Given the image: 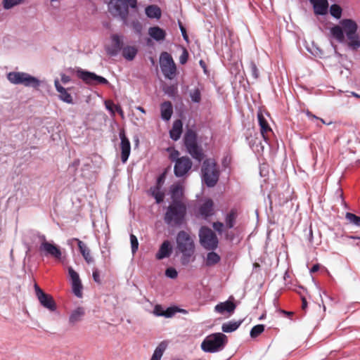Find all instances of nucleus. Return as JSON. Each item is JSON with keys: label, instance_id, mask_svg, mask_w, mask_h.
I'll list each match as a JSON object with an SVG mask.
<instances>
[{"label": "nucleus", "instance_id": "nucleus-6", "mask_svg": "<svg viewBox=\"0 0 360 360\" xmlns=\"http://www.w3.org/2000/svg\"><path fill=\"white\" fill-rule=\"evenodd\" d=\"M228 338L223 333H214L207 335L201 343V349L207 353H216L224 349Z\"/></svg>", "mask_w": 360, "mask_h": 360}, {"label": "nucleus", "instance_id": "nucleus-50", "mask_svg": "<svg viewBox=\"0 0 360 360\" xmlns=\"http://www.w3.org/2000/svg\"><path fill=\"white\" fill-rule=\"evenodd\" d=\"M165 276L171 279H175L178 276V271L174 267H168L165 270Z\"/></svg>", "mask_w": 360, "mask_h": 360}, {"label": "nucleus", "instance_id": "nucleus-2", "mask_svg": "<svg viewBox=\"0 0 360 360\" xmlns=\"http://www.w3.org/2000/svg\"><path fill=\"white\" fill-rule=\"evenodd\" d=\"M340 25H335L330 28V33L339 43L345 41V36L349 39V48L356 51L360 48V39L357 34L358 25L352 19L345 18L340 21Z\"/></svg>", "mask_w": 360, "mask_h": 360}, {"label": "nucleus", "instance_id": "nucleus-57", "mask_svg": "<svg viewBox=\"0 0 360 360\" xmlns=\"http://www.w3.org/2000/svg\"><path fill=\"white\" fill-rule=\"evenodd\" d=\"M168 169L167 168L165 169L163 172L157 176L155 180H165Z\"/></svg>", "mask_w": 360, "mask_h": 360}, {"label": "nucleus", "instance_id": "nucleus-1", "mask_svg": "<svg viewBox=\"0 0 360 360\" xmlns=\"http://www.w3.org/2000/svg\"><path fill=\"white\" fill-rule=\"evenodd\" d=\"M182 141L186 152L191 158L198 162H202L200 169L201 180H219V166L214 158L205 159V154L196 131L188 128L184 134Z\"/></svg>", "mask_w": 360, "mask_h": 360}, {"label": "nucleus", "instance_id": "nucleus-36", "mask_svg": "<svg viewBox=\"0 0 360 360\" xmlns=\"http://www.w3.org/2000/svg\"><path fill=\"white\" fill-rule=\"evenodd\" d=\"M167 343L165 341L161 342L153 352L150 360H161L164 352L167 349Z\"/></svg>", "mask_w": 360, "mask_h": 360}, {"label": "nucleus", "instance_id": "nucleus-52", "mask_svg": "<svg viewBox=\"0 0 360 360\" xmlns=\"http://www.w3.org/2000/svg\"><path fill=\"white\" fill-rule=\"evenodd\" d=\"M250 69L252 77L254 79H257L259 77V70L255 63L252 60L250 62Z\"/></svg>", "mask_w": 360, "mask_h": 360}, {"label": "nucleus", "instance_id": "nucleus-12", "mask_svg": "<svg viewBox=\"0 0 360 360\" xmlns=\"http://www.w3.org/2000/svg\"><path fill=\"white\" fill-rule=\"evenodd\" d=\"M34 288L40 304L50 311H55L57 306L53 297L50 294L44 292L37 283L34 284Z\"/></svg>", "mask_w": 360, "mask_h": 360}, {"label": "nucleus", "instance_id": "nucleus-25", "mask_svg": "<svg viewBox=\"0 0 360 360\" xmlns=\"http://www.w3.org/2000/svg\"><path fill=\"white\" fill-rule=\"evenodd\" d=\"M85 315V310L82 307H77L72 310L69 316L68 322L72 326L81 321Z\"/></svg>", "mask_w": 360, "mask_h": 360}, {"label": "nucleus", "instance_id": "nucleus-54", "mask_svg": "<svg viewBox=\"0 0 360 360\" xmlns=\"http://www.w3.org/2000/svg\"><path fill=\"white\" fill-rule=\"evenodd\" d=\"M188 57H189V53H188V51L186 50V49L183 48L182 53L179 57V63L181 65L186 64L188 60Z\"/></svg>", "mask_w": 360, "mask_h": 360}, {"label": "nucleus", "instance_id": "nucleus-27", "mask_svg": "<svg viewBox=\"0 0 360 360\" xmlns=\"http://www.w3.org/2000/svg\"><path fill=\"white\" fill-rule=\"evenodd\" d=\"M161 118L164 121H169L173 114V105L170 101H165L160 105Z\"/></svg>", "mask_w": 360, "mask_h": 360}, {"label": "nucleus", "instance_id": "nucleus-53", "mask_svg": "<svg viewBox=\"0 0 360 360\" xmlns=\"http://www.w3.org/2000/svg\"><path fill=\"white\" fill-rule=\"evenodd\" d=\"M165 308L161 304H155L153 309V314L156 316H162L164 314Z\"/></svg>", "mask_w": 360, "mask_h": 360}, {"label": "nucleus", "instance_id": "nucleus-17", "mask_svg": "<svg viewBox=\"0 0 360 360\" xmlns=\"http://www.w3.org/2000/svg\"><path fill=\"white\" fill-rule=\"evenodd\" d=\"M111 40L112 41V46L106 48L105 51L108 55L110 56H116L124 48L123 37L114 34L111 35Z\"/></svg>", "mask_w": 360, "mask_h": 360}, {"label": "nucleus", "instance_id": "nucleus-10", "mask_svg": "<svg viewBox=\"0 0 360 360\" xmlns=\"http://www.w3.org/2000/svg\"><path fill=\"white\" fill-rule=\"evenodd\" d=\"M77 77L84 83L90 85H108V80L103 76L98 75L94 72L77 68L76 70Z\"/></svg>", "mask_w": 360, "mask_h": 360}, {"label": "nucleus", "instance_id": "nucleus-63", "mask_svg": "<svg viewBox=\"0 0 360 360\" xmlns=\"http://www.w3.org/2000/svg\"><path fill=\"white\" fill-rule=\"evenodd\" d=\"M301 300H302V309H305L307 307V299L301 295Z\"/></svg>", "mask_w": 360, "mask_h": 360}, {"label": "nucleus", "instance_id": "nucleus-20", "mask_svg": "<svg viewBox=\"0 0 360 360\" xmlns=\"http://www.w3.org/2000/svg\"><path fill=\"white\" fill-rule=\"evenodd\" d=\"M173 247L171 244V242L168 240H165L160 245L158 251L155 255V257L158 260H162L163 259L169 257L172 252Z\"/></svg>", "mask_w": 360, "mask_h": 360}, {"label": "nucleus", "instance_id": "nucleus-9", "mask_svg": "<svg viewBox=\"0 0 360 360\" xmlns=\"http://www.w3.org/2000/svg\"><path fill=\"white\" fill-rule=\"evenodd\" d=\"M200 245L206 250H214L218 248L219 239L216 233L207 226H202L199 231Z\"/></svg>", "mask_w": 360, "mask_h": 360}, {"label": "nucleus", "instance_id": "nucleus-56", "mask_svg": "<svg viewBox=\"0 0 360 360\" xmlns=\"http://www.w3.org/2000/svg\"><path fill=\"white\" fill-rule=\"evenodd\" d=\"M126 1L129 4L131 8L137 9V8H138L137 0H126Z\"/></svg>", "mask_w": 360, "mask_h": 360}, {"label": "nucleus", "instance_id": "nucleus-38", "mask_svg": "<svg viewBox=\"0 0 360 360\" xmlns=\"http://www.w3.org/2000/svg\"><path fill=\"white\" fill-rule=\"evenodd\" d=\"M105 105L111 115L114 116L115 112H117L122 117H124V112L120 105H115L112 101H105Z\"/></svg>", "mask_w": 360, "mask_h": 360}, {"label": "nucleus", "instance_id": "nucleus-37", "mask_svg": "<svg viewBox=\"0 0 360 360\" xmlns=\"http://www.w3.org/2000/svg\"><path fill=\"white\" fill-rule=\"evenodd\" d=\"M138 49L133 46H127L122 50V56L127 60L131 61L134 59Z\"/></svg>", "mask_w": 360, "mask_h": 360}, {"label": "nucleus", "instance_id": "nucleus-16", "mask_svg": "<svg viewBox=\"0 0 360 360\" xmlns=\"http://www.w3.org/2000/svg\"><path fill=\"white\" fill-rule=\"evenodd\" d=\"M68 274L70 278L72 292L77 297L81 298L83 286L78 273L70 266L68 267Z\"/></svg>", "mask_w": 360, "mask_h": 360}, {"label": "nucleus", "instance_id": "nucleus-11", "mask_svg": "<svg viewBox=\"0 0 360 360\" xmlns=\"http://www.w3.org/2000/svg\"><path fill=\"white\" fill-rule=\"evenodd\" d=\"M39 251L43 257H51L56 259H60L62 257L60 248L53 241H41Z\"/></svg>", "mask_w": 360, "mask_h": 360}, {"label": "nucleus", "instance_id": "nucleus-7", "mask_svg": "<svg viewBox=\"0 0 360 360\" xmlns=\"http://www.w3.org/2000/svg\"><path fill=\"white\" fill-rule=\"evenodd\" d=\"M7 79L13 84H22L33 89H38L42 82L37 77L24 72H10L7 74Z\"/></svg>", "mask_w": 360, "mask_h": 360}, {"label": "nucleus", "instance_id": "nucleus-39", "mask_svg": "<svg viewBox=\"0 0 360 360\" xmlns=\"http://www.w3.org/2000/svg\"><path fill=\"white\" fill-rule=\"evenodd\" d=\"M174 63L173 58L169 53L166 51L161 53L160 56V66L161 70H163L166 66L174 64Z\"/></svg>", "mask_w": 360, "mask_h": 360}, {"label": "nucleus", "instance_id": "nucleus-23", "mask_svg": "<svg viewBox=\"0 0 360 360\" xmlns=\"http://www.w3.org/2000/svg\"><path fill=\"white\" fill-rule=\"evenodd\" d=\"M183 122L181 120L174 121L172 127L169 131L170 139L174 141H178L183 132Z\"/></svg>", "mask_w": 360, "mask_h": 360}, {"label": "nucleus", "instance_id": "nucleus-51", "mask_svg": "<svg viewBox=\"0 0 360 360\" xmlns=\"http://www.w3.org/2000/svg\"><path fill=\"white\" fill-rule=\"evenodd\" d=\"M212 227L219 234L224 233L226 230L224 229V223L219 221L213 222Z\"/></svg>", "mask_w": 360, "mask_h": 360}, {"label": "nucleus", "instance_id": "nucleus-58", "mask_svg": "<svg viewBox=\"0 0 360 360\" xmlns=\"http://www.w3.org/2000/svg\"><path fill=\"white\" fill-rule=\"evenodd\" d=\"M60 79H61V82L63 83V84H67L69 82H70V77L63 73L61 74L60 75Z\"/></svg>", "mask_w": 360, "mask_h": 360}, {"label": "nucleus", "instance_id": "nucleus-48", "mask_svg": "<svg viewBox=\"0 0 360 360\" xmlns=\"http://www.w3.org/2000/svg\"><path fill=\"white\" fill-rule=\"evenodd\" d=\"M130 243L131 248V252L136 253L139 248V241L136 236L130 234Z\"/></svg>", "mask_w": 360, "mask_h": 360}, {"label": "nucleus", "instance_id": "nucleus-3", "mask_svg": "<svg viewBox=\"0 0 360 360\" xmlns=\"http://www.w3.org/2000/svg\"><path fill=\"white\" fill-rule=\"evenodd\" d=\"M195 243L191 236L185 231H179L176 237V252L181 253V263L188 265L195 253Z\"/></svg>", "mask_w": 360, "mask_h": 360}, {"label": "nucleus", "instance_id": "nucleus-40", "mask_svg": "<svg viewBox=\"0 0 360 360\" xmlns=\"http://www.w3.org/2000/svg\"><path fill=\"white\" fill-rule=\"evenodd\" d=\"M161 71L166 79H172L176 75V65L174 63V64L166 66Z\"/></svg>", "mask_w": 360, "mask_h": 360}, {"label": "nucleus", "instance_id": "nucleus-44", "mask_svg": "<svg viewBox=\"0 0 360 360\" xmlns=\"http://www.w3.org/2000/svg\"><path fill=\"white\" fill-rule=\"evenodd\" d=\"M25 0H3V7L6 10H9L15 6L24 3Z\"/></svg>", "mask_w": 360, "mask_h": 360}, {"label": "nucleus", "instance_id": "nucleus-49", "mask_svg": "<svg viewBox=\"0 0 360 360\" xmlns=\"http://www.w3.org/2000/svg\"><path fill=\"white\" fill-rule=\"evenodd\" d=\"M176 314V305L168 307L165 309L163 317L172 318Z\"/></svg>", "mask_w": 360, "mask_h": 360}, {"label": "nucleus", "instance_id": "nucleus-59", "mask_svg": "<svg viewBox=\"0 0 360 360\" xmlns=\"http://www.w3.org/2000/svg\"><path fill=\"white\" fill-rule=\"evenodd\" d=\"M179 155V153L178 150H174L173 153L171 154L170 155V158L173 160V161H176L177 159H179V158L178 157Z\"/></svg>", "mask_w": 360, "mask_h": 360}, {"label": "nucleus", "instance_id": "nucleus-19", "mask_svg": "<svg viewBox=\"0 0 360 360\" xmlns=\"http://www.w3.org/2000/svg\"><path fill=\"white\" fill-rule=\"evenodd\" d=\"M257 120H258V123H259V129H260V134L262 136L264 141L267 144H269V139H268V136L266 135V133L269 131L272 132V129H271V127L269 126L267 120H266V118L264 117V115L261 112H259L257 114Z\"/></svg>", "mask_w": 360, "mask_h": 360}, {"label": "nucleus", "instance_id": "nucleus-30", "mask_svg": "<svg viewBox=\"0 0 360 360\" xmlns=\"http://www.w3.org/2000/svg\"><path fill=\"white\" fill-rule=\"evenodd\" d=\"M224 236L225 240L231 243H238L240 241L238 227H236L233 229V230H229L227 229L226 231H224Z\"/></svg>", "mask_w": 360, "mask_h": 360}, {"label": "nucleus", "instance_id": "nucleus-24", "mask_svg": "<svg viewBox=\"0 0 360 360\" xmlns=\"http://www.w3.org/2000/svg\"><path fill=\"white\" fill-rule=\"evenodd\" d=\"M236 308V304L233 302L227 300L217 304L214 307V310L219 314L227 312L231 314L234 312Z\"/></svg>", "mask_w": 360, "mask_h": 360}, {"label": "nucleus", "instance_id": "nucleus-55", "mask_svg": "<svg viewBox=\"0 0 360 360\" xmlns=\"http://www.w3.org/2000/svg\"><path fill=\"white\" fill-rule=\"evenodd\" d=\"M92 277L94 282L97 283H101L100 274L98 269H94L93 270Z\"/></svg>", "mask_w": 360, "mask_h": 360}, {"label": "nucleus", "instance_id": "nucleus-22", "mask_svg": "<svg viewBox=\"0 0 360 360\" xmlns=\"http://www.w3.org/2000/svg\"><path fill=\"white\" fill-rule=\"evenodd\" d=\"M231 162H232V157L229 153H226L224 154L223 158L221 160V173L225 174L226 178L229 180V175L231 173Z\"/></svg>", "mask_w": 360, "mask_h": 360}, {"label": "nucleus", "instance_id": "nucleus-14", "mask_svg": "<svg viewBox=\"0 0 360 360\" xmlns=\"http://www.w3.org/2000/svg\"><path fill=\"white\" fill-rule=\"evenodd\" d=\"M192 161L188 156H182L176 160L174 172L176 177L184 176L192 167Z\"/></svg>", "mask_w": 360, "mask_h": 360}, {"label": "nucleus", "instance_id": "nucleus-18", "mask_svg": "<svg viewBox=\"0 0 360 360\" xmlns=\"http://www.w3.org/2000/svg\"><path fill=\"white\" fill-rule=\"evenodd\" d=\"M280 187H281L283 191H280V189L271 191L268 194V198H270L271 195H278L279 197L282 195L283 198L285 200L291 199L293 190L290 188L289 181H281Z\"/></svg>", "mask_w": 360, "mask_h": 360}, {"label": "nucleus", "instance_id": "nucleus-33", "mask_svg": "<svg viewBox=\"0 0 360 360\" xmlns=\"http://www.w3.org/2000/svg\"><path fill=\"white\" fill-rule=\"evenodd\" d=\"M157 186L152 191V196L155 198L157 204H160L163 202L165 198V193L160 191V186L165 183V181H156Z\"/></svg>", "mask_w": 360, "mask_h": 360}, {"label": "nucleus", "instance_id": "nucleus-35", "mask_svg": "<svg viewBox=\"0 0 360 360\" xmlns=\"http://www.w3.org/2000/svg\"><path fill=\"white\" fill-rule=\"evenodd\" d=\"M220 255L214 250H211L207 254V257L205 259V265L207 266H212L218 264L220 262Z\"/></svg>", "mask_w": 360, "mask_h": 360}, {"label": "nucleus", "instance_id": "nucleus-45", "mask_svg": "<svg viewBox=\"0 0 360 360\" xmlns=\"http://www.w3.org/2000/svg\"><path fill=\"white\" fill-rule=\"evenodd\" d=\"M342 13V8L337 4H333L330 8V15L335 19H340Z\"/></svg>", "mask_w": 360, "mask_h": 360}, {"label": "nucleus", "instance_id": "nucleus-26", "mask_svg": "<svg viewBox=\"0 0 360 360\" xmlns=\"http://www.w3.org/2000/svg\"><path fill=\"white\" fill-rule=\"evenodd\" d=\"M148 34L156 41L165 40L167 35L165 30L159 26L150 27L148 30Z\"/></svg>", "mask_w": 360, "mask_h": 360}, {"label": "nucleus", "instance_id": "nucleus-42", "mask_svg": "<svg viewBox=\"0 0 360 360\" xmlns=\"http://www.w3.org/2000/svg\"><path fill=\"white\" fill-rule=\"evenodd\" d=\"M264 329L265 326L264 324L255 325L251 328L250 335L252 338H256L264 331Z\"/></svg>", "mask_w": 360, "mask_h": 360}, {"label": "nucleus", "instance_id": "nucleus-41", "mask_svg": "<svg viewBox=\"0 0 360 360\" xmlns=\"http://www.w3.org/2000/svg\"><path fill=\"white\" fill-rule=\"evenodd\" d=\"M58 92L60 94L59 98L61 101L68 104L73 103V99L71 94L68 92L67 89L65 87H63Z\"/></svg>", "mask_w": 360, "mask_h": 360}, {"label": "nucleus", "instance_id": "nucleus-60", "mask_svg": "<svg viewBox=\"0 0 360 360\" xmlns=\"http://www.w3.org/2000/svg\"><path fill=\"white\" fill-rule=\"evenodd\" d=\"M279 313L288 316V317H290L292 316L293 314H294V312L293 311H285L284 309H280L278 310Z\"/></svg>", "mask_w": 360, "mask_h": 360}, {"label": "nucleus", "instance_id": "nucleus-15", "mask_svg": "<svg viewBox=\"0 0 360 360\" xmlns=\"http://www.w3.org/2000/svg\"><path fill=\"white\" fill-rule=\"evenodd\" d=\"M119 137L120 139L121 161L122 163H125L131 153V143L124 129H120Z\"/></svg>", "mask_w": 360, "mask_h": 360}, {"label": "nucleus", "instance_id": "nucleus-61", "mask_svg": "<svg viewBox=\"0 0 360 360\" xmlns=\"http://www.w3.org/2000/svg\"><path fill=\"white\" fill-rule=\"evenodd\" d=\"M202 184H205L208 188H212L217 185L218 181H202Z\"/></svg>", "mask_w": 360, "mask_h": 360}, {"label": "nucleus", "instance_id": "nucleus-34", "mask_svg": "<svg viewBox=\"0 0 360 360\" xmlns=\"http://www.w3.org/2000/svg\"><path fill=\"white\" fill-rule=\"evenodd\" d=\"M237 218V212L234 209H231L225 217L226 227L228 229H234Z\"/></svg>", "mask_w": 360, "mask_h": 360}, {"label": "nucleus", "instance_id": "nucleus-5", "mask_svg": "<svg viewBox=\"0 0 360 360\" xmlns=\"http://www.w3.org/2000/svg\"><path fill=\"white\" fill-rule=\"evenodd\" d=\"M68 172L72 176V180H89L94 177L96 172V167L94 160L89 158L82 160L76 159L69 165Z\"/></svg>", "mask_w": 360, "mask_h": 360}, {"label": "nucleus", "instance_id": "nucleus-43", "mask_svg": "<svg viewBox=\"0 0 360 360\" xmlns=\"http://www.w3.org/2000/svg\"><path fill=\"white\" fill-rule=\"evenodd\" d=\"M345 219L351 224L360 227V217L352 212H346Z\"/></svg>", "mask_w": 360, "mask_h": 360}, {"label": "nucleus", "instance_id": "nucleus-62", "mask_svg": "<svg viewBox=\"0 0 360 360\" xmlns=\"http://www.w3.org/2000/svg\"><path fill=\"white\" fill-rule=\"evenodd\" d=\"M320 264H314L311 268L310 269L309 271L310 273H315L319 270Z\"/></svg>", "mask_w": 360, "mask_h": 360}, {"label": "nucleus", "instance_id": "nucleus-64", "mask_svg": "<svg viewBox=\"0 0 360 360\" xmlns=\"http://www.w3.org/2000/svg\"><path fill=\"white\" fill-rule=\"evenodd\" d=\"M54 85L57 91H60L63 86L60 84L58 79H55Z\"/></svg>", "mask_w": 360, "mask_h": 360}, {"label": "nucleus", "instance_id": "nucleus-31", "mask_svg": "<svg viewBox=\"0 0 360 360\" xmlns=\"http://www.w3.org/2000/svg\"><path fill=\"white\" fill-rule=\"evenodd\" d=\"M243 322V319L238 321L231 320L228 322L224 323L221 326V330L223 333H232L236 331Z\"/></svg>", "mask_w": 360, "mask_h": 360}, {"label": "nucleus", "instance_id": "nucleus-21", "mask_svg": "<svg viewBox=\"0 0 360 360\" xmlns=\"http://www.w3.org/2000/svg\"><path fill=\"white\" fill-rule=\"evenodd\" d=\"M312 4L314 12L318 15H324L328 10V2L327 0H309Z\"/></svg>", "mask_w": 360, "mask_h": 360}, {"label": "nucleus", "instance_id": "nucleus-13", "mask_svg": "<svg viewBox=\"0 0 360 360\" xmlns=\"http://www.w3.org/2000/svg\"><path fill=\"white\" fill-rule=\"evenodd\" d=\"M214 214V204L213 200L210 198H203L196 210V215L207 220Z\"/></svg>", "mask_w": 360, "mask_h": 360}, {"label": "nucleus", "instance_id": "nucleus-4", "mask_svg": "<svg viewBox=\"0 0 360 360\" xmlns=\"http://www.w3.org/2000/svg\"><path fill=\"white\" fill-rule=\"evenodd\" d=\"M186 206L181 200H172L164 215L165 223L170 227H181L186 221Z\"/></svg>", "mask_w": 360, "mask_h": 360}, {"label": "nucleus", "instance_id": "nucleus-46", "mask_svg": "<svg viewBox=\"0 0 360 360\" xmlns=\"http://www.w3.org/2000/svg\"><path fill=\"white\" fill-rule=\"evenodd\" d=\"M164 93L168 96L169 97L174 98L176 95L177 94V86L174 84H171L163 89Z\"/></svg>", "mask_w": 360, "mask_h": 360}, {"label": "nucleus", "instance_id": "nucleus-28", "mask_svg": "<svg viewBox=\"0 0 360 360\" xmlns=\"http://www.w3.org/2000/svg\"><path fill=\"white\" fill-rule=\"evenodd\" d=\"M75 240L77 242V245L79 250L84 257V260L88 263L90 264L93 262L94 259L93 257L91 256V252L89 248L86 246V245L82 240H80L78 238H75Z\"/></svg>", "mask_w": 360, "mask_h": 360}, {"label": "nucleus", "instance_id": "nucleus-32", "mask_svg": "<svg viewBox=\"0 0 360 360\" xmlns=\"http://www.w3.org/2000/svg\"><path fill=\"white\" fill-rule=\"evenodd\" d=\"M184 181H176V184H173L170 187V193L172 200H180L179 199L183 195V186L181 183Z\"/></svg>", "mask_w": 360, "mask_h": 360}, {"label": "nucleus", "instance_id": "nucleus-47", "mask_svg": "<svg viewBox=\"0 0 360 360\" xmlns=\"http://www.w3.org/2000/svg\"><path fill=\"white\" fill-rule=\"evenodd\" d=\"M190 97L191 101L195 103H199L201 101V92L198 88L194 89L190 91Z\"/></svg>", "mask_w": 360, "mask_h": 360}, {"label": "nucleus", "instance_id": "nucleus-29", "mask_svg": "<svg viewBox=\"0 0 360 360\" xmlns=\"http://www.w3.org/2000/svg\"><path fill=\"white\" fill-rule=\"evenodd\" d=\"M145 13L146 16L150 19H160L162 15L160 8L155 4L148 5L145 8Z\"/></svg>", "mask_w": 360, "mask_h": 360}, {"label": "nucleus", "instance_id": "nucleus-8", "mask_svg": "<svg viewBox=\"0 0 360 360\" xmlns=\"http://www.w3.org/2000/svg\"><path fill=\"white\" fill-rule=\"evenodd\" d=\"M129 4L126 0H110L108 4L110 13L114 18H119L123 24L127 25Z\"/></svg>", "mask_w": 360, "mask_h": 360}]
</instances>
